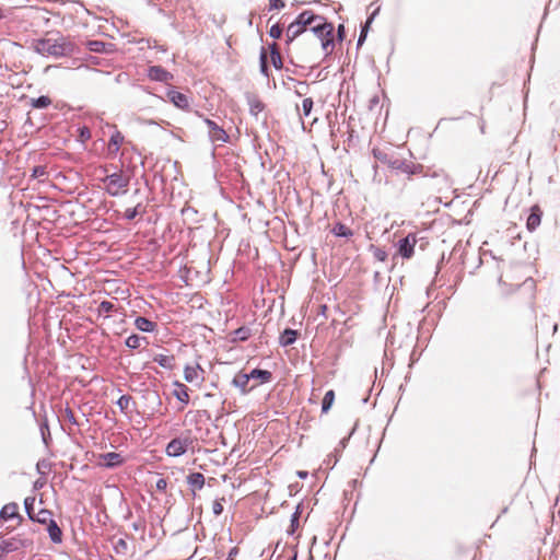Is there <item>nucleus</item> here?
I'll return each instance as SVG.
<instances>
[{
    "mask_svg": "<svg viewBox=\"0 0 560 560\" xmlns=\"http://www.w3.org/2000/svg\"><path fill=\"white\" fill-rule=\"evenodd\" d=\"M34 50L46 57H65L74 51V45L62 35L47 36L33 42Z\"/></svg>",
    "mask_w": 560,
    "mask_h": 560,
    "instance_id": "1",
    "label": "nucleus"
},
{
    "mask_svg": "<svg viewBox=\"0 0 560 560\" xmlns=\"http://www.w3.org/2000/svg\"><path fill=\"white\" fill-rule=\"evenodd\" d=\"M313 33L317 36V38L320 40L323 50L326 55L330 54L334 49V38H332V32L334 26L331 23H327L325 19L323 18V21H319L318 23L314 24L311 28Z\"/></svg>",
    "mask_w": 560,
    "mask_h": 560,
    "instance_id": "2",
    "label": "nucleus"
},
{
    "mask_svg": "<svg viewBox=\"0 0 560 560\" xmlns=\"http://www.w3.org/2000/svg\"><path fill=\"white\" fill-rule=\"evenodd\" d=\"M104 183L106 191L110 196H119L126 191V188L129 184V179L121 173H114L107 175L104 179Z\"/></svg>",
    "mask_w": 560,
    "mask_h": 560,
    "instance_id": "3",
    "label": "nucleus"
},
{
    "mask_svg": "<svg viewBox=\"0 0 560 560\" xmlns=\"http://www.w3.org/2000/svg\"><path fill=\"white\" fill-rule=\"evenodd\" d=\"M416 244V234L409 233L398 242V254L405 259H410L413 256Z\"/></svg>",
    "mask_w": 560,
    "mask_h": 560,
    "instance_id": "4",
    "label": "nucleus"
},
{
    "mask_svg": "<svg viewBox=\"0 0 560 560\" xmlns=\"http://www.w3.org/2000/svg\"><path fill=\"white\" fill-rule=\"evenodd\" d=\"M205 124L208 127L209 138H210V140L212 142H222V143H224V142L228 141V139H229L228 133L215 121L206 118L205 119Z\"/></svg>",
    "mask_w": 560,
    "mask_h": 560,
    "instance_id": "5",
    "label": "nucleus"
},
{
    "mask_svg": "<svg viewBox=\"0 0 560 560\" xmlns=\"http://www.w3.org/2000/svg\"><path fill=\"white\" fill-rule=\"evenodd\" d=\"M205 370L198 364L186 365L184 369V378L187 383L201 384L205 380Z\"/></svg>",
    "mask_w": 560,
    "mask_h": 560,
    "instance_id": "6",
    "label": "nucleus"
},
{
    "mask_svg": "<svg viewBox=\"0 0 560 560\" xmlns=\"http://www.w3.org/2000/svg\"><path fill=\"white\" fill-rule=\"evenodd\" d=\"M188 441L183 439H173L166 446V454L172 457H178L186 453Z\"/></svg>",
    "mask_w": 560,
    "mask_h": 560,
    "instance_id": "7",
    "label": "nucleus"
},
{
    "mask_svg": "<svg viewBox=\"0 0 560 560\" xmlns=\"http://www.w3.org/2000/svg\"><path fill=\"white\" fill-rule=\"evenodd\" d=\"M167 97H168L170 102H172L174 104V106H176L177 108H180V109L189 108L190 100L186 94L172 89L167 92Z\"/></svg>",
    "mask_w": 560,
    "mask_h": 560,
    "instance_id": "8",
    "label": "nucleus"
},
{
    "mask_svg": "<svg viewBox=\"0 0 560 560\" xmlns=\"http://www.w3.org/2000/svg\"><path fill=\"white\" fill-rule=\"evenodd\" d=\"M389 166L393 170L400 171L401 173H406L408 175H412V174L418 173V171L420 168L419 165H416L413 163L406 162V161H400V160L390 161L389 162Z\"/></svg>",
    "mask_w": 560,
    "mask_h": 560,
    "instance_id": "9",
    "label": "nucleus"
},
{
    "mask_svg": "<svg viewBox=\"0 0 560 560\" xmlns=\"http://www.w3.org/2000/svg\"><path fill=\"white\" fill-rule=\"evenodd\" d=\"M249 382H250V377L248 375V373H243V372H240L237 373L234 378H233V385L237 388L241 389V392L243 394H246L248 393L250 389H253L254 387L257 386V384H254L252 385L250 387L248 386L249 385Z\"/></svg>",
    "mask_w": 560,
    "mask_h": 560,
    "instance_id": "10",
    "label": "nucleus"
},
{
    "mask_svg": "<svg viewBox=\"0 0 560 560\" xmlns=\"http://www.w3.org/2000/svg\"><path fill=\"white\" fill-rule=\"evenodd\" d=\"M31 544V541H23L15 537L7 540L0 541V551L4 553H9L18 550L20 547H26Z\"/></svg>",
    "mask_w": 560,
    "mask_h": 560,
    "instance_id": "11",
    "label": "nucleus"
},
{
    "mask_svg": "<svg viewBox=\"0 0 560 560\" xmlns=\"http://www.w3.org/2000/svg\"><path fill=\"white\" fill-rule=\"evenodd\" d=\"M542 212L538 206H533L530 209V214L527 218L526 226L528 231H535L541 222Z\"/></svg>",
    "mask_w": 560,
    "mask_h": 560,
    "instance_id": "12",
    "label": "nucleus"
},
{
    "mask_svg": "<svg viewBox=\"0 0 560 560\" xmlns=\"http://www.w3.org/2000/svg\"><path fill=\"white\" fill-rule=\"evenodd\" d=\"M148 75L151 80L167 82L173 75L160 66H152L149 69Z\"/></svg>",
    "mask_w": 560,
    "mask_h": 560,
    "instance_id": "13",
    "label": "nucleus"
},
{
    "mask_svg": "<svg viewBox=\"0 0 560 560\" xmlns=\"http://www.w3.org/2000/svg\"><path fill=\"white\" fill-rule=\"evenodd\" d=\"M101 464L105 467H116L122 464L124 459L119 453L110 452L100 455Z\"/></svg>",
    "mask_w": 560,
    "mask_h": 560,
    "instance_id": "14",
    "label": "nucleus"
},
{
    "mask_svg": "<svg viewBox=\"0 0 560 560\" xmlns=\"http://www.w3.org/2000/svg\"><path fill=\"white\" fill-rule=\"evenodd\" d=\"M295 21H298L299 24L305 28L307 25L313 26L314 23L316 24L319 21H323V16L315 15L311 11H304L296 18Z\"/></svg>",
    "mask_w": 560,
    "mask_h": 560,
    "instance_id": "15",
    "label": "nucleus"
},
{
    "mask_svg": "<svg viewBox=\"0 0 560 560\" xmlns=\"http://www.w3.org/2000/svg\"><path fill=\"white\" fill-rule=\"evenodd\" d=\"M248 375L250 380L257 381V385L269 383L272 378V374L269 371L259 369H254Z\"/></svg>",
    "mask_w": 560,
    "mask_h": 560,
    "instance_id": "16",
    "label": "nucleus"
},
{
    "mask_svg": "<svg viewBox=\"0 0 560 560\" xmlns=\"http://www.w3.org/2000/svg\"><path fill=\"white\" fill-rule=\"evenodd\" d=\"M18 511L19 506L16 503H8L1 509L0 518L3 521H9L14 517H20Z\"/></svg>",
    "mask_w": 560,
    "mask_h": 560,
    "instance_id": "17",
    "label": "nucleus"
},
{
    "mask_svg": "<svg viewBox=\"0 0 560 560\" xmlns=\"http://www.w3.org/2000/svg\"><path fill=\"white\" fill-rule=\"evenodd\" d=\"M47 532L54 544H61L62 532L55 520L47 525Z\"/></svg>",
    "mask_w": 560,
    "mask_h": 560,
    "instance_id": "18",
    "label": "nucleus"
},
{
    "mask_svg": "<svg viewBox=\"0 0 560 560\" xmlns=\"http://www.w3.org/2000/svg\"><path fill=\"white\" fill-rule=\"evenodd\" d=\"M135 326L137 329L145 332H151L155 329L156 325L152 320L145 318V317H137L135 320Z\"/></svg>",
    "mask_w": 560,
    "mask_h": 560,
    "instance_id": "19",
    "label": "nucleus"
},
{
    "mask_svg": "<svg viewBox=\"0 0 560 560\" xmlns=\"http://www.w3.org/2000/svg\"><path fill=\"white\" fill-rule=\"evenodd\" d=\"M31 520L43 525H48L50 522L54 521L52 513L46 509L39 510L36 514H34L33 518Z\"/></svg>",
    "mask_w": 560,
    "mask_h": 560,
    "instance_id": "20",
    "label": "nucleus"
},
{
    "mask_svg": "<svg viewBox=\"0 0 560 560\" xmlns=\"http://www.w3.org/2000/svg\"><path fill=\"white\" fill-rule=\"evenodd\" d=\"M175 386H176V389L174 390L175 397L183 404L187 405L189 401L188 387L178 382L175 383Z\"/></svg>",
    "mask_w": 560,
    "mask_h": 560,
    "instance_id": "21",
    "label": "nucleus"
},
{
    "mask_svg": "<svg viewBox=\"0 0 560 560\" xmlns=\"http://www.w3.org/2000/svg\"><path fill=\"white\" fill-rule=\"evenodd\" d=\"M298 338L296 330L285 329L280 336V345L283 347L291 346L295 342Z\"/></svg>",
    "mask_w": 560,
    "mask_h": 560,
    "instance_id": "22",
    "label": "nucleus"
},
{
    "mask_svg": "<svg viewBox=\"0 0 560 560\" xmlns=\"http://www.w3.org/2000/svg\"><path fill=\"white\" fill-rule=\"evenodd\" d=\"M304 31H305V28L303 26H301L298 21L292 22L287 28L288 42H292Z\"/></svg>",
    "mask_w": 560,
    "mask_h": 560,
    "instance_id": "23",
    "label": "nucleus"
},
{
    "mask_svg": "<svg viewBox=\"0 0 560 560\" xmlns=\"http://www.w3.org/2000/svg\"><path fill=\"white\" fill-rule=\"evenodd\" d=\"M188 483L194 489H201L203 487V485H205V477L200 472H194V474L188 476Z\"/></svg>",
    "mask_w": 560,
    "mask_h": 560,
    "instance_id": "24",
    "label": "nucleus"
},
{
    "mask_svg": "<svg viewBox=\"0 0 560 560\" xmlns=\"http://www.w3.org/2000/svg\"><path fill=\"white\" fill-rule=\"evenodd\" d=\"M332 233L338 237H351L353 235L351 229L342 223H337L332 229Z\"/></svg>",
    "mask_w": 560,
    "mask_h": 560,
    "instance_id": "25",
    "label": "nucleus"
},
{
    "mask_svg": "<svg viewBox=\"0 0 560 560\" xmlns=\"http://www.w3.org/2000/svg\"><path fill=\"white\" fill-rule=\"evenodd\" d=\"M124 141V136L119 131H115L109 139V149L117 152Z\"/></svg>",
    "mask_w": 560,
    "mask_h": 560,
    "instance_id": "26",
    "label": "nucleus"
},
{
    "mask_svg": "<svg viewBox=\"0 0 560 560\" xmlns=\"http://www.w3.org/2000/svg\"><path fill=\"white\" fill-rule=\"evenodd\" d=\"M154 362H156L162 368L172 369L173 368L174 358L171 357V355H166V354H158L154 358Z\"/></svg>",
    "mask_w": 560,
    "mask_h": 560,
    "instance_id": "27",
    "label": "nucleus"
},
{
    "mask_svg": "<svg viewBox=\"0 0 560 560\" xmlns=\"http://www.w3.org/2000/svg\"><path fill=\"white\" fill-rule=\"evenodd\" d=\"M334 400H335V392L332 389H330L325 394V396L323 398L322 411L327 412L331 408Z\"/></svg>",
    "mask_w": 560,
    "mask_h": 560,
    "instance_id": "28",
    "label": "nucleus"
},
{
    "mask_svg": "<svg viewBox=\"0 0 560 560\" xmlns=\"http://www.w3.org/2000/svg\"><path fill=\"white\" fill-rule=\"evenodd\" d=\"M51 104V100L48 96H39L31 100V105L34 108H46Z\"/></svg>",
    "mask_w": 560,
    "mask_h": 560,
    "instance_id": "29",
    "label": "nucleus"
},
{
    "mask_svg": "<svg viewBox=\"0 0 560 560\" xmlns=\"http://www.w3.org/2000/svg\"><path fill=\"white\" fill-rule=\"evenodd\" d=\"M143 340H145V338L138 335H131L126 339V346L130 349H138Z\"/></svg>",
    "mask_w": 560,
    "mask_h": 560,
    "instance_id": "30",
    "label": "nucleus"
},
{
    "mask_svg": "<svg viewBox=\"0 0 560 560\" xmlns=\"http://www.w3.org/2000/svg\"><path fill=\"white\" fill-rule=\"evenodd\" d=\"M233 335H234L233 340L245 341L249 337V329H247L245 327H241V328L236 329L233 332Z\"/></svg>",
    "mask_w": 560,
    "mask_h": 560,
    "instance_id": "31",
    "label": "nucleus"
},
{
    "mask_svg": "<svg viewBox=\"0 0 560 560\" xmlns=\"http://www.w3.org/2000/svg\"><path fill=\"white\" fill-rule=\"evenodd\" d=\"M34 503H35V498H32V497H27L25 500H24V506H25V511L28 515L30 518H33L34 516Z\"/></svg>",
    "mask_w": 560,
    "mask_h": 560,
    "instance_id": "32",
    "label": "nucleus"
},
{
    "mask_svg": "<svg viewBox=\"0 0 560 560\" xmlns=\"http://www.w3.org/2000/svg\"><path fill=\"white\" fill-rule=\"evenodd\" d=\"M313 100L310 97H306L302 102V112L304 116H310L312 108H313Z\"/></svg>",
    "mask_w": 560,
    "mask_h": 560,
    "instance_id": "33",
    "label": "nucleus"
},
{
    "mask_svg": "<svg viewBox=\"0 0 560 560\" xmlns=\"http://www.w3.org/2000/svg\"><path fill=\"white\" fill-rule=\"evenodd\" d=\"M114 310V304L109 301H103L101 302L98 306V313L100 314H108Z\"/></svg>",
    "mask_w": 560,
    "mask_h": 560,
    "instance_id": "34",
    "label": "nucleus"
},
{
    "mask_svg": "<svg viewBox=\"0 0 560 560\" xmlns=\"http://www.w3.org/2000/svg\"><path fill=\"white\" fill-rule=\"evenodd\" d=\"M130 401H131V397H130V396L122 395V396L118 399L117 405L119 406V408H120L121 410H126V409H128Z\"/></svg>",
    "mask_w": 560,
    "mask_h": 560,
    "instance_id": "35",
    "label": "nucleus"
},
{
    "mask_svg": "<svg viewBox=\"0 0 560 560\" xmlns=\"http://www.w3.org/2000/svg\"><path fill=\"white\" fill-rule=\"evenodd\" d=\"M269 35L270 37L278 39L282 35V28L278 24L272 25L269 30Z\"/></svg>",
    "mask_w": 560,
    "mask_h": 560,
    "instance_id": "36",
    "label": "nucleus"
},
{
    "mask_svg": "<svg viewBox=\"0 0 560 560\" xmlns=\"http://www.w3.org/2000/svg\"><path fill=\"white\" fill-rule=\"evenodd\" d=\"M223 501H224V499L215 500L213 502L212 511H213L214 515H220L223 512V504H222Z\"/></svg>",
    "mask_w": 560,
    "mask_h": 560,
    "instance_id": "37",
    "label": "nucleus"
},
{
    "mask_svg": "<svg viewBox=\"0 0 560 560\" xmlns=\"http://www.w3.org/2000/svg\"><path fill=\"white\" fill-rule=\"evenodd\" d=\"M138 214V207L135 208H128L125 211V218L129 221L133 220Z\"/></svg>",
    "mask_w": 560,
    "mask_h": 560,
    "instance_id": "38",
    "label": "nucleus"
},
{
    "mask_svg": "<svg viewBox=\"0 0 560 560\" xmlns=\"http://www.w3.org/2000/svg\"><path fill=\"white\" fill-rule=\"evenodd\" d=\"M46 175V170L44 166H36L33 170L32 176L35 178H42Z\"/></svg>",
    "mask_w": 560,
    "mask_h": 560,
    "instance_id": "39",
    "label": "nucleus"
},
{
    "mask_svg": "<svg viewBox=\"0 0 560 560\" xmlns=\"http://www.w3.org/2000/svg\"><path fill=\"white\" fill-rule=\"evenodd\" d=\"M284 5L283 0H270V9H282Z\"/></svg>",
    "mask_w": 560,
    "mask_h": 560,
    "instance_id": "40",
    "label": "nucleus"
},
{
    "mask_svg": "<svg viewBox=\"0 0 560 560\" xmlns=\"http://www.w3.org/2000/svg\"><path fill=\"white\" fill-rule=\"evenodd\" d=\"M375 13H376V11L372 14V16H371V18L369 19V21L366 22L365 27L362 30L361 35H360L359 40H358V44H359V45H361V44H362V42L364 40V38H365L364 30L369 26V24L371 23L372 19H373V18H374V15H375Z\"/></svg>",
    "mask_w": 560,
    "mask_h": 560,
    "instance_id": "41",
    "label": "nucleus"
},
{
    "mask_svg": "<svg viewBox=\"0 0 560 560\" xmlns=\"http://www.w3.org/2000/svg\"><path fill=\"white\" fill-rule=\"evenodd\" d=\"M375 258H377L381 261H384L386 259V253L380 248H376L374 252Z\"/></svg>",
    "mask_w": 560,
    "mask_h": 560,
    "instance_id": "42",
    "label": "nucleus"
},
{
    "mask_svg": "<svg viewBox=\"0 0 560 560\" xmlns=\"http://www.w3.org/2000/svg\"><path fill=\"white\" fill-rule=\"evenodd\" d=\"M90 45H91V50H93V51H101L102 47L104 46V44L101 42H92Z\"/></svg>",
    "mask_w": 560,
    "mask_h": 560,
    "instance_id": "43",
    "label": "nucleus"
},
{
    "mask_svg": "<svg viewBox=\"0 0 560 560\" xmlns=\"http://www.w3.org/2000/svg\"><path fill=\"white\" fill-rule=\"evenodd\" d=\"M166 487H167V482H166V480H164V479H159V480H158V482H156V488H158L159 490H165V489H166Z\"/></svg>",
    "mask_w": 560,
    "mask_h": 560,
    "instance_id": "44",
    "label": "nucleus"
},
{
    "mask_svg": "<svg viewBox=\"0 0 560 560\" xmlns=\"http://www.w3.org/2000/svg\"><path fill=\"white\" fill-rule=\"evenodd\" d=\"M116 550L119 551V549H126L127 542L124 539H119L115 546Z\"/></svg>",
    "mask_w": 560,
    "mask_h": 560,
    "instance_id": "45",
    "label": "nucleus"
},
{
    "mask_svg": "<svg viewBox=\"0 0 560 560\" xmlns=\"http://www.w3.org/2000/svg\"><path fill=\"white\" fill-rule=\"evenodd\" d=\"M90 137H91V132H90V130H89L88 128H83V129L81 130V138H83V139H90Z\"/></svg>",
    "mask_w": 560,
    "mask_h": 560,
    "instance_id": "46",
    "label": "nucleus"
},
{
    "mask_svg": "<svg viewBox=\"0 0 560 560\" xmlns=\"http://www.w3.org/2000/svg\"><path fill=\"white\" fill-rule=\"evenodd\" d=\"M267 69L266 65V56L265 54L261 55V70L265 71Z\"/></svg>",
    "mask_w": 560,
    "mask_h": 560,
    "instance_id": "47",
    "label": "nucleus"
},
{
    "mask_svg": "<svg viewBox=\"0 0 560 560\" xmlns=\"http://www.w3.org/2000/svg\"><path fill=\"white\" fill-rule=\"evenodd\" d=\"M261 109H262V106L259 103H257L255 106L252 107V112H254V110L260 112Z\"/></svg>",
    "mask_w": 560,
    "mask_h": 560,
    "instance_id": "48",
    "label": "nucleus"
},
{
    "mask_svg": "<svg viewBox=\"0 0 560 560\" xmlns=\"http://www.w3.org/2000/svg\"><path fill=\"white\" fill-rule=\"evenodd\" d=\"M374 155H375L378 160L384 161L383 155L377 154V153H376V151H374Z\"/></svg>",
    "mask_w": 560,
    "mask_h": 560,
    "instance_id": "49",
    "label": "nucleus"
},
{
    "mask_svg": "<svg viewBox=\"0 0 560 560\" xmlns=\"http://www.w3.org/2000/svg\"><path fill=\"white\" fill-rule=\"evenodd\" d=\"M299 476H300L301 478H305V477L307 476V472H302V471H301V472H299Z\"/></svg>",
    "mask_w": 560,
    "mask_h": 560,
    "instance_id": "50",
    "label": "nucleus"
},
{
    "mask_svg": "<svg viewBox=\"0 0 560 560\" xmlns=\"http://www.w3.org/2000/svg\"><path fill=\"white\" fill-rule=\"evenodd\" d=\"M235 552H236V550L232 549L231 552H230V557L235 556Z\"/></svg>",
    "mask_w": 560,
    "mask_h": 560,
    "instance_id": "51",
    "label": "nucleus"
},
{
    "mask_svg": "<svg viewBox=\"0 0 560 560\" xmlns=\"http://www.w3.org/2000/svg\"><path fill=\"white\" fill-rule=\"evenodd\" d=\"M190 415H194V412H191V411L187 412L186 417H189Z\"/></svg>",
    "mask_w": 560,
    "mask_h": 560,
    "instance_id": "52",
    "label": "nucleus"
},
{
    "mask_svg": "<svg viewBox=\"0 0 560 560\" xmlns=\"http://www.w3.org/2000/svg\"><path fill=\"white\" fill-rule=\"evenodd\" d=\"M291 560H296V556L292 557Z\"/></svg>",
    "mask_w": 560,
    "mask_h": 560,
    "instance_id": "53",
    "label": "nucleus"
}]
</instances>
